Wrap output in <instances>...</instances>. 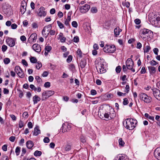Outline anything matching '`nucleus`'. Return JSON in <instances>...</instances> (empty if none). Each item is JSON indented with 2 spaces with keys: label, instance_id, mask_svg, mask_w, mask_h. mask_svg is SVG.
<instances>
[{
  "label": "nucleus",
  "instance_id": "nucleus-1",
  "mask_svg": "<svg viewBox=\"0 0 160 160\" xmlns=\"http://www.w3.org/2000/svg\"><path fill=\"white\" fill-rule=\"evenodd\" d=\"M137 121L135 119L128 118L123 122L124 127L129 130H133L136 127Z\"/></svg>",
  "mask_w": 160,
  "mask_h": 160
},
{
  "label": "nucleus",
  "instance_id": "nucleus-2",
  "mask_svg": "<svg viewBox=\"0 0 160 160\" xmlns=\"http://www.w3.org/2000/svg\"><path fill=\"white\" fill-rule=\"evenodd\" d=\"M109 112L105 113L104 116L105 118L108 119H112L114 118L116 116L115 112L114 109L109 107Z\"/></svg>",
  "mask_w": 160,
  "mask_h": 160
},
{
  "label": "nucleus",
  "instance_id": "nucleus-3",
  "mask_svg": "<svg viewBox=\"0 0 160 160\" xmlns=\"http://www.w3.org/2000/svg\"><path fill=\"white\" fill-rule=\"evenodd\" d=\"M104 65L101 62H99L96 65V68L98 72L100 73H103L106 72Z\"/></svg>",
  "mask_w": 160,
  "mask_h": 160
},
{
  "label": "nucleus",
  "instance_id": "nucleus-4",
  "mask_svg": "<svg viewBox=\"0 0 160 160\" xmlns=\"http://www.w3.org/2000/svg\"><path fill=\"white\" fill-rule=\"evenodd\" d=\"M115 46L114 45H106L103 48L104 51L107 53H112L116 51Z\"/></svg>",
  "mask_w": 160,
  "mask_h": 160
},
{
  "label": "nucleus",
  "instance_id": "nucleus-5",
  "mask_svg": "<svg viewBox=\"0 0 160 160\" xmlns=\"http://www.w3.org/2000/svg\"><path fill=\"white\" fill-rule=\"evenodd\" d=\"M151 32L150 30L144 28L141 30L140 35L142 38L144 39L149 36Z\"/></svg>",
  "mask_w": 160,
  "mask_h": 160
},
{
  "label": "nucleus",
  "instance_id": "nucleus-6",
  "mask_svg": "<svg viewBox=\"0 0 160 160\" xmlns=\"http://www.w3.org/2000/svg\"><path fill=\"white\" fill-rule=\"evenodd\" d=\"M126 64L128 69L131 70L133 72H135V69L133 68L134 62L131 58H128L127 60Z\"/></svg>",
  "mask_w": 160,
  "mask_h": 160
},
{
  "label": "nucleus",
  "instance_id": "nucleus-7",
  "mask_svg": "<svg viewBox=\"0 0 160 160\" xmlns=\"http://www.w3.org/2000/svg\"><path fill=\"white\" fill-rule=\"evenodd\" d=\"M139 97L140 99L146 103H149L151 101V97L148 96L145 93H142L140 94Z\"/></svg>",
  "mask_w": 160,
  "mask_h": 160
},
{
  "label": "nucleus",
  "instance_id": "nucleus-8",
  "mask_svg": "<svg viewBox=\"0 0 160 160\" xmlns=\"http://www.w3.org/2000/svg\"><path fill=\"white\" fill-rule=\"evenodd\" d=\"M15 71L17 73L18 76L21 78L24 77V74L22 69L19 66H16L15 68Z\"/></svg>",
  "mask_w": 160,
  "mask_h": 160
},
{
  "label": "nucleus",
  "instance_id": "nucleus-9",
  "mask_svg": "<svg viewBox=\"0 0 160 160\" xmlns=\"http://www.w3.org/2000/svg\"><path fill=\"white\" fill-rule=\"evenodd\" d=\"M16 40V39L9 37H8L6 39L7 44L10 47H13L15 45Z\"/></svg>",
  "mask_w": 160,
  "mask_h": 160
},
{
  "label": "nucleus",
  "instance_id": "nucleus-10",
  "mask_svg": "<svg viewBox=\"0 0 160 160\" xmlns=\"http://www.w3.org/2000/svg\"><path fill=\"white\" fill-rule=\"evenodd\" d=\"M52 28L51 24H49L47 26H45L42 31V33L46 36L49 33L50 31Z\"/></svg>",
  "mask_w": 160,
  "mask_h": 160
},
{
  "label": "nucleus",
  "instance_id": "nucleus-11",
  "mask_svg": "<svg viewBox=\"0 0 160 160\" xmlns=\"http://www.w3.org/2000/svg\"><path fill=\"white\" fill-rule=\"evenodd\" d=\"M154 97L158 100L160 101V91L156 88L152 89Z\"/></svg>",
  "mask_w": 160,
  "mask_h": 160
},
{
  "label": "nucleus",
  "instance_id": "nucleus-12",
  "mask_svg": "<svg viewBox=\"0 0 160 160\" xmlns=\"http://www.w3.org/2000/svg\"><path fill=\"white\" fill-rule=\"evenodd\" d=\"M90 7L89 5L85 4L83 6L79 7L80 12L82 13H85L87 12L90 8Z\"/></svg>",
  "mask_w": 160,
  "mask_h": 160
},
{
  "label": "nucleus",
  "instance_id": "nucleus-13",
  "mask_svg": "<svg viewBox=\"0 0 160 160\" xmlns=\"http://www.w3.org/2000/svg\"><path fill=\"white\" fill-rule=\"evenodd\" d=\"M27 3L24 0H23L21 3V6L20 8V12L22 14H24L26 11V8Z\"/></svg>",
  "mask_w": 160,
  "mask_h": 160
},
{
  "label": "nucleus",
  "instance_id": "nucleus-14",
  "mask_svg": "<svg viewBox=\"0 0 160 160\" xmlns=\"http://www.w3.org/2000/svg\"><path fill=\"white\" fill-rule=\"evenodd\" d=\"M54 93V92L53 91H45L42 93V96L45 97V98L47 99L49 97L53 95Z\"/></svg>",
  "mask_w": 160,
  "mask_h": 160
},
{
  "label": "nucleus",
  "instance_id": "nucleus-15",
  "mask_svg": "<svg viewBox=\"0 0 160 160\" xmlns=\"http://www.w3.org/2000/svg\"><path fill=\"white\" fill-rule=\"evenodd\" d=\"M46 15V12L45 11V8L41 7L39 9V12L38 13V16L41 17H45Z\"/></svg>",
  "mask_w": 160,
  "mask_h": 160
},
{
  "label": "nucleus",
  "instance_id": "nucleus-16",
  "mask_svg": "<svg viewBox=\"0 0 160 160\" xmlns=\"http://www.w3.org/2000/svg\"><path fill=\"white\" fill-rule=\"evenodd\" d=\"M154 154L156 158L158 160H160V148H157L155 150Z\"/></svg>",
  "mask_w": 160,
  "mask_h": 160
},
{
  "label": "nucleus",
  "instance_id": "nucleus-17",
  "mask_svg": "<svg viewBox=\"0 0 160 160\" xmlns=\"http://www.w3.org/2000/svg\"><path fill=\"white\" fill-rule=\"evenodd\" d=\"M32 48L34 51L38 52H39L41 51V48L40 45L38 44H34Z\"/></svg>",
  "mask_w": 160,
  "mask_h": 160
},
{
  "label": "nucleus",
  "instance_id": "nucleus-18",
  "mask_svg": "<svg viewBox=\"0 0 160 160\" xmlns=\"http://www.w3.org/2000/svg\"><path fill=\"white\" fill-rule=\"evenodd\" d=\"M148 68L150 73L151 74L153 75L155 73L156 71V69L155 67L152 66H150L148 67Z\"/></svg>",
  "mask_w": 160,
  "mask_h": 160
},
{
  "label": "nucleus",
  "instance_id": "nucleus-19",
  "mask_svg": "<svg viewBox=\"0 0 160 160\" xmlns=\"http://www.w3.org/2000/svg\"><path fill=\"white\" fill-rule=\"evenodd\" d=\"M37 35L36 33L32 34L29 38V40L31 42H34L37 39Z\"/></svg>",
  "mask_w": 160,
  "mask_h": 160
},
{
  "label": "nucleus",
  "instance_id": "nucleus-20",
  "mask_svg": "<svg viewBox=\"0 0 160 160\" xmlns=\"http://www.w3.org/2000/svg\"><path fill=\"white\" fill-rule=\"evenodd\" d=\"M40 133V130L39 129V127L38 126H36L34 129L33 135L36 136Z\"/></svg>",
  "mask_w": 160,
  "mask_h": 160
},
{
  "label": "nucleus",
  "instance_id": "nucleus-21",
  "mask_svg": "<svg viewBox=\"0 0 160 160\" xmlns=\"http://www.w3.org/2000/svg\"><path fill=\"white\" fill-rule=\"evenodd\" d=\"M58 39H59L60 42L62 43L65 42L66 38L63 36V33L60 32L59 35Z\"/></svg>",
  "mask_w": 160,
  "mask_h": 160
},
{
  "label": "nucleus",
  "instance_id": "nucleus-22",
  "mask_svg": "<svg viewBox=\"0 0 160 160\" xmlns=\"http://www.w3.org/2000/svg\"><path fill=\"white\" fill-rule=\"evenodd\" d=\"M40 100V98L37 95H35L33 97V101L34 104L37 103Z\"/></svg>",
  "mask_w": 160,
  "mask_h": 160
},
{
  "label": "nucleus",
  "instance_id": "nucleus-23",
  "mask_svg": "<svg viewBox=\"0 0 160 160\" xmlns=\"http://www.w3.org/2000/svg\"><path fill=\"white\" fill-rule=\"evenodd\" d=\"M27 147L28 149H31L34 145V144L31 141H28L26 143Z\"/></svg>",
  "mask_w": 160,
  "mask_h": 160
},
{
  "label": "nucleus",
  "instance_id": "nucleus-24",
  "mask_svg": "<svg viewBox=\"0 0 160 160\" xmlns=\"http://www.w3.org/2000/svg\"><path fill=\"white\" fill-rule=\"evenodd\" d=\"M71 16L70 15H68L67 18V19H65L64 21V24H65L67 26H68L69 25V22L71 20Z\"/></svg>",
  "mask_w": 160,
  "mask_h": 160
},
{
  "label": "nucleus",
  "instance_id": "nucleus-25",
  "mask_svg": "<svg viewBox=\"0 0 160 160\" xmlns=\"http://www.w3.org/2000/svg\"><path fill=\"white\" fill-rule=\"evenodd\" d=\"M122 31V30L119 28L117 27L114 30V33L116 36L119 34L120 32Z\"/></svg>",
  "mask_w": 160,
  "mask_h": 160
},
{
  "label": "nucleus",
  "instance_id": "nucleus-26",
  "mask_svg": "<svg viewBox=\"0 0 160 160\" xmlns=\"http://www.w3.org/2000/svg\"><path fill=\"white\" fill-rule=\"evenodd\" d=\"M150 49L151 48L149 46L148 43V45L145 46L143 48L144 52L145 53L148 52Z\"/></svg>",
  "mask_w": 160,
  "mask_h": 160
},
{
  "label": "nucleus",
  "instance_id": "nucleus-27",
  "mask_svg": "<svg viewBox=\"0 0 160 160\" xmlns=\"http://www.w3.org/2000/svg\"><path fill=\"white\" fill-rule=\"evenodd\" d=\"M144 116L148 118L149 119L152 121H154V118L153 116H150L148 113H145L144 115Z\"/></svg>",
  "mask_w": 160,
  "mask_h": 160
},
{
  "label": "nucleus",
  "instance_id": "nucleus-28",
  "mask_svg": "<svg viewBox=\"0 0 160 160\" xmlns=\"http://www.w3.org/2000/svg\"><path fill=\"white\" fill-rule=\"evenodd\" d=\"M42 153L41 151L37 150L34 152V155L35 156H40L41 155Z\"/></svg>",
  "mask_w": 160,
  "mask_h": 160
},
{
  "label": "nucleus",
  "instance_id": "nucleus-29",
  "mask_svg": "<svg viewBox=\"0 0 160 160\" xmlns=\"http://www.w3.org/2000/svg\"><path fill=\"white\" fill-rule=\"evenodd\" d=\"M30 60L32 63H36L37 61L36 58L34 57H31L30 58Z\"/></svg>",
  "mask_w": 160,
  "mask_h": 160
},
{
  "label": "nucleus",
  "instance_id": "nucleus-30",
  "mask_svg": "<svg viewBox=\"0 0 160 160\" xmlns=\"http://www.w3.org/2000/svg\"><path fill=\"white\" fill-rule=\"evenodd\" d=\"M20 147H17L15 149V153H16L17 156H18L19 155L20 152Z\"/></svg>",
  "mask_w": 160,
  "mask_h": 160
},
{
  "label": "nucleus",
  "instance_id": "nucleus-31",
  "mask_svg": "<svg viewBox=\"0 0 160 160\" xmlns=\"http://www.w3.org/2000/svg\"><path fill=\"white\" fill-rule=\"evenodd\" d=\"M90 11L92 13H96L98 11L97 9L95 7H92Z\"/></svg>",
  "mask_w": 160,
  "mask_h": 160
},
{
  "label": "nucleus",
  "instance_id": "nucleus-32",
  "mask_svg": "<svg viewBox=\"0 0 160 160\" xmlns=\"http://www.w3.org/2000/svg\"><path fill=\"white\" fill-rule=\"evenodd\" d=\"M36 68L39 69L42 67V64L41 62H38L36 64Z\"/></svg>",
  "mask_w": 160,
  "mask_h": 160
},
{
  "label": "nucleus",
  "instance_id": "nucleus-33",
  "mask_svg": "<svg viewBox=\"0 0 160 160\" xmlns=\"http://www.w3.org/2000/svg\"><path fill=\"white\" fill-rule=\"evenodd\" d=\"M118 160H128V159L126 157L121 155L119 156Z\"/></svg>",
  "mask_w": 160,
  "mask_h": 160
},
{
  "label": "nucleus",
  "instance_id": "nucleus-34",
  "mask_svg": "<svg viewBox=\"0 0 160 160\" xmlns=\"http://www.w3.org/2000/svg\"><path fill=\"white\" fill-rule=\"evenodd\" d=\"M86 65V62L84 61H81L80 63V67L82 68H84Z\"/></svg>",
  "mask_w": 160,
  "mask_h": 160
},
{
  "label": "nucleus",
  "instance_id": "nucleus-35",
  "mask_svg": "<svg viewBox=\"0 0 160 160\" xmlns=\"http://www.w3.org/2000/svg\"><path fill=\"white\" fill-rule=\"evenodd\" d=\"M4 63L6 64H8L10 62V59L9 58H6L3 60Z\"/></svg>",
  "mask_w": 160,
  "mask_h": 160
},
{
  "label": "nucleus",
  "instance_id": "nucleus-36",
  "mask_svg": "<svg viewBox=\"0 0 160 160\" xmlns=\"http://www.w3.org/2000/svg\"><path fill=\"white\" fill-rule=\"evenodd\" d=\"M57 24L60 28L62 29L64 28L63 24L62 23L60 22L57 21Z\"/></svg>",
  "mask_w": 160,
  "mask_h": 160
},
{
  "label": "nucleus",
  "instance_id": "nucleus-37",
  "mask_svg": "<svg viewBox=\"0 0 160 160\" xmlns=\"http://www.w3.org/2000/svg\"><path fill=\"white\" fill-rule=\"evenodd\" d=\"M118 141L119 145H121V146H123L125 144V143L124 142V141L122 140V138H120L119 139Z\"/></svg>",
  "mask_w": 160,
  "mask_h": 160
},
{
  "label": "nucleus",
  "instance_id": "nucleus-38",
  "mask_svg": "<svg viewBox=\"0 0 160 160\" xmlns=\"http://www.w3.org/2000/svg\"><path fill=\"white\" fill-rule=\"evenodd\" d=\"M149 63L152 66H155L158 63L155 60H152L149 62Z\"/></svg>",
  "mask_w": 160,
  "mask_h": 160
},
{
  "label": "nucleus",
  "instance_id": "nucleus-39",
  "mask_svg": "<svg viewBox=\"0 0 160 160\" xmlns=\"http://www.w3.org/2000/svg\"><path fill=\"white\" fill-rule=\"evenodd\" d=\"M45 51L49 52L52 49V47L50 46H47L45 47Z\"/></svg>",
  "mask_w": 160,
  "mask_h": 160
},
{
  "label": "nucleus",
  "instance_id": "nucleus-40",
  "mask_svg": "<svg viewBox=\"0 0 160 160\" xmlns=\"http://www.w3.org/2000/svg\"><path fill=\"white\" fill-rule=\"evenodd\" d=\"M72 25L73 27L77 28L78 26L77 22L75 21H73L72 22Z\"/></svg>",
  "mask_w": 160,
  "mask_h": 160
},
{
  "label": "nucleus",
  "instance_id": "nucleus-41",
  "mask_svg": "<svg viewBox=\"0 0 160 160\" xmlns=\"http://www.w3.org/2000/svg\"><path fill=\"white\" fill-rule=\"evenodd\" d=\"M8 47L5 45H3L2 47V50L3 52H5L7 49Z\"/></svg>",
  "mask_w": 160,
  "mask_h": 160
},
{
  "label": "nucleus",
  "instance_id": "nucleus-42",
  "mask_svg": "<svg viewBox=\"0 0 160 160\" xmlns=\"http://www.w3.org/2000/svg\"><path fill=\"white\" fill-rule=\"evenodd\" d=\"M121 69V67L120 66H118L116 68V71L118 73H120Z\"/></svg>",
  "mask_w": 160,
  "mask_h": 160
},
{
  "label": "nucleus",
  "instance_id": "nucleus-43",
  "mask_svg": "<svg viewBox=\"0 0 160 160\" xmlns=\"http://www.w3.org/2000/svg\"><path fill=\"white\" fill-rule=\"evenodd\" d=\"M2 160H9L8 156L5 154L2 155Z\"/></svg>",
  "mask_w": 160,
  "mask_h": 160
},
{
  "label": "nucleus",
  "instance_id": "nucleus-44",
  "mask_svg": "<svg viewBox=\"0 0 160 160\" xmlns=\"http://www.w3.org/2000/svg\"><path fill=\"white\" fill-rule=\"evenodd\" d=\"M72 57L71 55H69L68 58L67 59V62H70L72 60Z\"/></svg>",
  "mask_w": 160,
  "mask_h": 160
},
{
  "label": "nucleus",
  "instance_id": "nucleus-45",
  "mask_svg": "<svg viewBox=\"0 0 160 160\" xmlns=\"http://www.w3.org/2000/svg\"><path fill=\"white\" fill-rule=\"evenodd\" d=\"M50 139L48 137H45L43 139V142L45 143H47L49 142Z\"/></svg>",
  "mask_w": 160,
  "mask_h": 160
},
{
  "label": "nucleus",
  "instance_id": "nucleus-46",
  "mask_svg": "<svg viewBox=\"0 0 160 160\" xmlns=\"http://www.w3.org/2000/svg\"><path fill=\"white\" fill-rule=\"evenodd\" d=\"M24 126V122L21 120H20L19 123V127L20 128H22Z\"/></svg>",
  "mask_w": 160,
  "mask_h": 160
},
{
  "label": "nucleus",
  "instance_id": "nucleus-47",
  "mask_svg": "<svg viewBox=\"0 0 160 160\" xmlns=\"http://www.w3.org/2000/svg\"><path fill=\"white\" fill-rule=\"evenodd\" d=\"M82 52L80 49H78L77 51V53L78 55V57H82Z\"/></svg>",
  "mask_w": 160,
  "mask_h": 160
},
{
  "label": "nucleus",
  "instance_id": "nucleus-48",
  "mask_svg": "<svg viewBox=\"0 0 160 160\" xmlns=\"http://www.w3.org/2000/svg\"><path fill=\"white\" fill-rule=\"evenodd\" d=\"M35 79L38 82L40 83L42 82V79L39 76H36Z\"/></svg>",
  "mask_w": 160,
  "mask_h": 160
},
{
  "label": "nucleus",
  "instance_id": "nucleus-49",
  "mask_svg": "<svg viewBox=\"0 0 160 160\" xmlns=\"http://www.w3.org/2000/svg\"><path fill=\"white\" fill-rule=\"evenodd\" d=\"M128 103V99L127 98H124L123 99V104L124 105H127Z\"/></svg>",
  "mask_w": 160,
  "mask_h": 160
},
{
  "label": "nucleus",
  "instance_id": "nucleus-50",
  "mask_svg": "<svg viewBox=\"0 0 160 160\" xmlns=\"http://www.w3.org/2000/svg\"><path fill=\"white\" fill-rule=\"evenodd\" d=\"M79 40V37L78 36L75 37L73 39V41L75 42H78Z\"/></svg>",
  "mask_w": 160,
  "mask_h": 160
},
{
  "label": "nucleus",
  "instance_id": "nucleus-51",
  "mask_svg": "<svg viewBox=\"0 0 160 160\" xmlns=\"http://www.w3.org/2000/svg\"><path fill=\"white\" fill-rule=\"evenodd\" d=\"M117 94L119 96H125L126 95L125 93H123L119 91L117 92Z\"/></svg>",
  "mask_w": 160,
  "mask_h": 160
},
{
  "label": "nucleus",
  "instance_id": "nucleus-52",
  "mask_svg": "<svg viewBox=\"0 0 160 160\" xmlns=\"http://www.w3.org/2000/svg\"><path fill=\"white\" fill-rule=\"evenodd\" d=\"M18 27L17 25L15 23H13L11 25V27L12 29H16Z\"/></svg>",
  "mask_w": 160,
  "mask_h": 160
},
{
  "label": "nucleus",
  "instance_id": "nucleus-53",
  "mask_svg": "<svg viewBox=\"0 0 160 160\" xmlns=\"http://www.w3.org/2000/svg\"><path fill=\"white\" fill-rule=\"evenodd\" d=\"M44 86L45 88H49L50 86V83L49 82H46L44 84Z\"/></svg>",
  "mask_w": 160,
  "mask_h": 160
},
{
  "label": "nucleus",
  "instance_id": "nucleus-54",
  "mask_svg": "<svg viewBox=\"0 0 160 160\" xmlns=\"http://www.w3.org/2000/svg\"><path fill=\"white\" fill-rule=\"evenodd\" d=\"M32 26L33 28H36L38 27V25L36 22H33L32 24Z\"/></svg>",
  "mask_w": 160,
  "mask_h": 160
},
{
  "label": "nucleus",
  "instance_id": "nucleus-55",
  "mask_svg": "<svg viewBox=\"0 0 160 160\" xmlns=\"http://www.w3.org/2000/svg\"><path fill=\"white\" fill-rule=\"evenodd\" d=\"M48 72L47 71H45L43 72L42 75L43 77H46L48 76Z\"/></svg>",
  "mask_w": 160,
  "mask_h": 160
},
{
  "label": "nucleus",
  "instance_id": "nucleus-56",
  "mask_svg": "<svg viewBox=\"0 0 160 160\" xmlns=\"http://www.w3.org/2000/svg\"><path fill=\"white\" fill-rule=\"evenodd\" d=\"M146 72V69L145 67H142V68L141 70L140 71V72L141 74L145 73Z\"/></svg>",
  "mask_w": 160,
  "mask_h": 160
},
{
  "label": "nucleus",
  "instance_id": "nucleus-57",
  "mask_svg": "<svg viewBox=\"0 0 160 160\" xmlns=\"http://www.w3.org/2000/svg\"><path fill=\"white\" fill-rule=\"evenodd\" d=\"M71 149V146L70 145H67L65 147V149L66 151H69Z\"/></svg>",
  "mask_w": 160,
  "mask_h": 160
},
{
  "label": "nucleus",
  "instance_id": "nucleus-58",
  "mask_svg": "<svg viewBox=\"0 0 160 160\" xmlns=\"http://www.w3.org/2000/svg\"><path fill=\"white\" fill-rule=\"evenodd\" d=\"M22 115L24 118H27L28 116V114L27 112H25L23 113Z\"/></svg>",
  "mask_w": 160,
  "mask_h": 160
},
{
  "label": "nucleus",
  "instance_id": "nucleus-59",
  "mask_svg": "<svg viewBox=\"0 0 160 160\" xmlns=\"http://www.w3.org/2000/svg\"><path fill=\"white\" fill-rule=\"evenodd\" d=\"M22 62L23 65H24L26 66H28V63L25 59H22Z\"/></svg>",
  "mask_w": 160,
  "mask_h": 160
},
{
  "label": "nucleus",
  "instance_id": "nucleus-60",
  "mask_svg": "<svg viewBox=\"0 0 160 160\" xmlns=\"http://www.w3.org/2000/svg\"><path fill=\"white\" fill-rule=\"evenodd\" d=\"M128 69L126 65H123L122 66V70L124 72H125Z\"/></svg>",
  "mask_w": 160,
  "mask_h": 160
},
{
  "label": "nucleus",
  "instance_id": "nucleus-61",
  "mask_svg": "<svg viewBox=\"0 0 160 160\" xmlns=\"http://www.w3.org/2000/svg\"><path fill=\"white\" fill-rule=\"evenodd\" d=\"M134 22L137 24H139L141 22V21L139 19L137 18L135 20Z\"/></svg>",
  "mask_w": 160,
  "mask_h": 160
},
{
  "label": "nucleus",
  "instance_id": "nucleus-62",
  "mask_svg": "<svg viewBox=\"0 0 160 160\" xmlns=\"http://www.w3.org/2000/svg\"><path fill=\"white\" fill-rule=\"evenodd\" d=\"M153 51L155 54H156V55H158V48H154V49H153Z\"/></svg>",
  "mask_w": 160,
  "mask_h": 160
},
{
  "label": "nucleus",
  "instance_id": "nucleus-63",
  "mask_svg": "<svg viewBox=\"0 0 160 160\" xmlns=\"http://www.w3.org/2000/svg\"><path fill=\"white\" fill-rule=\"evenodd\" d=\"M129 90V87L128 85H127L125 87V92L127 93H128Z\"/></svg>",
  "mask_w": 160,
  "mask_h": 160
},
{
  "label": "nucleus",
  "instance_id": "nucleus-64",
  "mask_svg": "<svg viewBox=\"0 0 160 160\" xmlns=\"http://www.w3.org/2000/svg\"><path fill=\"white\" fill-rule=\"evenodd\" d=\"M12 22L10 21H8L6 22V25L8 27H9L11 25Z\"/></svg>",
  "mask_w": 160,
  "mask_h": 160
}]
</instances>
